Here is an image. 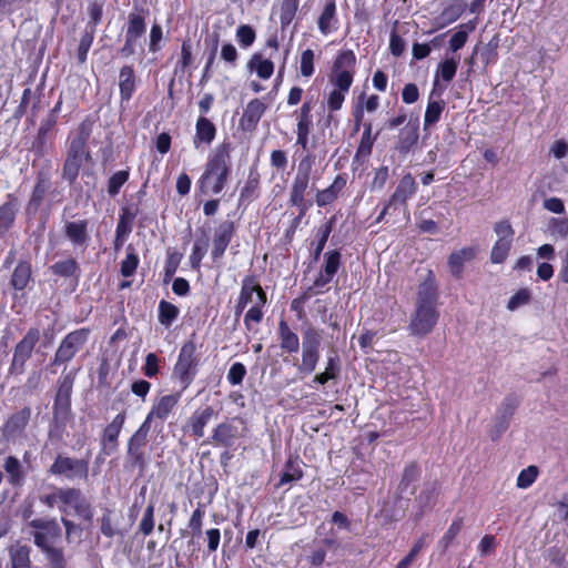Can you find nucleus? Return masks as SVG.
Instances as JSON below:
<instances>
[{"label": "nucleus", "mask_w": 568, "mask_h": 568, "mask_svg": "<svg viewBox=\"0 0 568 568\" xmlns=\"http://www.w3.org/2000/svg\"><path fill=\"white\" fill-rule=\"evenodd\" d=\"M419 276L423 281L417 288L415 311L408 329L412 335L423 337L433 331L439 317L438 287L430 270L423 268Z\"/></svg>", "instance_id": "nucleus-1"}, {"label": "nucleus", "mask_w": 568, "mask_h": 568, "mask_svg": "<svg viewBox=\"0 0 568 568\" xmlns=\"http://www.w3.org/2000/svg\"><path fill=\"white\" fill-rule=\"evenodd\" d=\"M231 152L232 146L229 142L216 145L210 152L203 173L197 181L202 194L212 196L224 190L232 170Z\"/></svg>", "instance_id": "nucleus-2"}, {"label": "nucleus", "mask_w": 568, "mask_h": 568, "mask_svg": "<svg viewBox=\"0 0 568 568\" xmlns=\"http://www.w3.org/2000/svg\"><path fill=\"white\" fill-rule=\"evenodd\" d=\"M92 132L90 121H82L77 131L70 135L65 160L62 168V179L70 184L78 179L81 166L84 162L91 160V153L88 146V140Z\"/></svg>", "instance_id": "nucleus-3"}, {"label": "nucleus", "mask_w": 568, "mask_h": 568, "mask_svg": "<svg viewBox=\"0 0 568 568\" xmlns=\"http://www.w3.org/2000/svg\"><path fill=\"white\" fill-rule=\"evenodd\" d=\"M314 164L315 158L313 155H306L298 163L297 172L292 183L288 201L292 206H295L298 210L296 222H298L312 206V203L306 201L305 194L308 189Z\"/></svg>", "instance_id": "nucleus-4"}, {"label": "nucleus", "mask_w": 568, "mask_h": 568, "mask_svg": "<svg viewBox=\"0 0 568 568\" xmlns=\"http://www.w3.org/2000/svg\"><path fill=\"white\" fill-rule=\"evenodd\" d=\"M356 72V55L352 50L339 51L328 74L329 89L348 94Z\"/></svg>", "instance_id": "nucleus-5"}, {"label": "nucleus", "mask_w": 568, "mask_h": 568, "mask_svg": "<svg viewBox=\"0 0 568 568\" xmlns=\"http://www.w3.org/2000/svg\"><path fill=\"white\" fill-rule=\"evenodd\" d=\"M199 364L200 357L196 354V345L193 341H187L182 345L172 372V378L179 382L182 392L194 381Z\"/></svg>", "instance_id": "nucleus-6"}, {"label": "nucleus", "mask_w": 568, "mask_h": 568, "mask_svg": "<svg viewBox=\"0 0 568 568\" xmlns=\"http://www.w3.org/2000/svg\"><path fill=\"white\" fill-rule=\"evenodd\" d=\"M417 191V184L415 179L410 173L405 174L398 185L395 189V192L379 213V215L376 217V223L383 222L386 219V214L390 211H400L403 212V215L406 214L407 205L406 201L414 196V194Z\"/></svg>", "instance_id": "nucleus-7"}, {"label": "nucleus", "mask_w": 568, "mask_h": 568, "mask_svg": "<svg viewBox=\"0 0 568 568\" xmlns=\"http://www.w3.org/2000/svg\"><path fill=\"white\" fill-rule=\"evenodd\" d=\"M180 398L181 393L166 394L155 398L144 422L151 425L155 432L162 433L164 422L174 414Z\"/></svg>", "instance_id": "nucleus-8"}, {"label": "nucleus", "mask_w": 568, "mask_h": 568, "mask_svg": "<svg viewBox=\"0 0 568 568\" xmlns=\"http://www.w3.org/2000/svg\"><path fill=\"white\" fill-rule=\"evenodd\" d=\"M322 337L314 328H308L303 336L302 342V363L298 365V372L308 375L311 374L320 358V345Z\"/></svg>", "instance_id": "nucleus-9"}, {"label": "nucleus", "mask_w": 568, "mask_h": 568, "mask_svg": "<svg viewBox=\"0 0 568 568\" xmlns=\"http://www.w3.org/2000/svg\"><path fill=\"white\" fill-rule=\"evenodd\" d=\"M341 264V254L338 251H328L324 255V267L313 281V284L308 286L303 295V298L321 294L324 292V287L328 284L333 276L336 274Z\"/></svg>", "instance_id": "nucleus-10"}, {"label": "nucleus", "mask_w": 568, "mask_h": 568, "mask_svg": "<svg viewBox=\"0 0 568 568\" xmlns=\"http://www.w3.org/2000/svg\"><path fill=\"white\" fill-rule=\"evenodd\" d=\"M153 428L146 422L140 425V427L134 432V434L128 440V462L133 467H139L143 469L146 464L144 448L148 444V435Z\"/></svg>", "instance_id": "nucleus-11"}, {"label": "nucleus", "mask_w": 568, "mask_h": 568, "mask_svg": "<svg viewBox=\"0 0 568 568\" xmlns=\"http://www.w3.org/2000/svg\"><path fill=\"white\" fill-rule=\"evenodd\" d=\"M39 329L30 328L23 338L17 344L9 368L10 374L20 375L23 373L24 364L31 357L32 351L36 344L39 342Z\"/></svg>", "instance_id": "nucleus-12"}, {"label": "nucleus", "mask_w": 568, "mask_h": 568, "mask_svg": "<svg viewBox=\"0 0 568 568\" xmlns=\"http://www.w3.org/2000/svg\"><path fill=\"white\" fill-rule=\"evenodd\" d=\"M29 526L34 529V544L42 550L53 547L61 537V528L55 520L32 519Z\"/></svg>", "instance_id": "nucleus-13"}, {"label": "nucleus", "mask_w": 568, "mask_h": 568, "mask_svg": "<svg viewBox=\"0 0 568 568\" xmlns=\"http://www.w3.org/2000/svg\"><path fill=\"white\" fill-rule=\"evenodd\" d=\"M89 465L87 460L59 455L50 467L53 475H62L68 479L87 478Z\"/></svg>", "instance_id": "nucleus-14"}, {"label": "nucleus", "mask_w": 568, "mask_h": 568, "mask_svg": "<svg viewBox=\"0 0 568 568\" xmlns=\"http://www.w3.org/2000/svg\"><path fill=\"white\" fill-rule=\"evenodd\" d=\"M63 503L60 510L65 515H70L71 510L80 518L90 520L92 518V510L89 501L84 498L80 490L74 488H65L62 494Z\"/></svg>", "instance_id": "nucleus-15"}, {"label": "nucleus", "mask_w": 568, "mask_h": 568, "mask_svg": "<svg viewBox=\"0 0 568 568\" xmlns=\"http://www.w3.org/2000/svg\"><path fill=\"white\" fill-rule=\"evenodd\" d=\"M88 337L85 331H75L68 334L55 352L53 364L60 365L71 361L83 346Z\"/></svg>", "instance_id": "nucleus-16"}, {"label": "nucleus", "mask_w": 568, "mask_h": 568, "mask_svg": "<svg viewBox=\"0 0 568 568\" xmlns=\"http://www.w3.org/2000/svg\"><path fill=\"white\" fill-rule=\"evenodd\" d=\"M264 292L254 276H246L242 281V287L240 296L235 305V314L239 316L242 314L247 304L254 305L257 295Z\"/></svg>", "instance_id": "nucleus-17"}, {"label": "nucleus", "mask_w": 568, "mask_h": 568, "mask_svg": "<svg viewBox=\"0 0 568 568\" xmlns=\"http://www.w3.org/2000/svg\"><path fill=\"white\" fill-rule=\"evenodd\" d=\"M138 213L139 207L135 204H129L122 209L116 226L115 248H119L124 244L125 239L132 231L133 223Z\"/></svg>", "instance_id": "nucleus-18"}, {"label": "nucleus", "mask_w": 568, "mask_h": 568, "mask_svg": "<svg viewBox=\"0 0 568 568\" xmlns=\"http://www.w3.org/2000/svg\"><path fill=\"white\" fill-rule=\"evenodd\" d=\"M347 184V178L345 174H338L335 176L333 183L326 189L320 190L315 194V203L320 207H325L335 202L341 192Z\"/></svg>", "instance_id": "nucleus-19"}, {"label": "nucleus", "mask_w": 568, "mask_h": 568, "mask_svg": "<svg viewBox=\"0 0 568 568\" xmlns=\"http://www.w3.org/2000/svg\"><path fill=\"white\" fill-rule=\"evenodd\" d=\"M31 409L29 407H24L11 415L2 427L3 436L8 439L20 436L29 423Z\"/></svg>", "instance_id": "nucleus-20"}, {"label": "nucleus", "mask_w": 568, "mask_h": 568, "mask_svg": "<svg viewBox=\"0 0 568 568\" xmlns=\"http://www.w3.org/2000/svg\"><path fill=\"white\" fill-rule=\"evenodd\" d=\"M239 427L234 420H227L219 424L212 436V443L217 446L231 447L239 438Z\"/></svg>", "instance_id": "nucleus-21"}, {"label": "nucleus", "mask_w": 568, "mask_h": 568, "mask_svg": "<svg viewBox=\"0 0 568 568\" xmlns=\"http://www.w3.org/2000/svg\"><path fill=\"white\" fill-rule=\"evenodd\" d=\"M266 103L262 99H253L245 106L240 123L244 129H254L266 111Z\"/></svg>", "instance_id": "nucleus-22"}, {"label": "nucleus", "mask_w": 568, "mask_h": 568, "mask_svg": "<svg viewBox=\"0 0 568 568\" xmlns=\"http://www.w3.org/2000/svg\"><path fill=\"white\" fill-rule=\"evenodd\" d=\"M215 135L216 128L214 123L204 115L199 116L195 123V134L193 136L194 146L199 148L201 144H211Z\"/></svg>", "instance_id": "nucleus-23"}, {"label": "nucleus", "mask_w": 568, "mask_h": 568, "mask_svg": "<svg viewBox=\"0 0 568 568\" xmlns=\"http://www.w3.org/2000/svg\"><path fill=\"white\" fill-rule=\"evenodd\" d=\"M88 221L77 220L65 223V235L75 246H85L89 241Z\"/></svg>", "instance_id": "nucleus-24"}, {"label": "nucleus", "mask_w": 568, "mask_h": 568, "mask_svg": "<svg viewBox=\"0 0 568 568\" xmlns=\"http://www.w3.org/2000/svg\"><path fill=\"white\" fill-rule=\"evenodd\" d=\"M418 136V124L409 122L399 131L396 149L406 154L417 143Z\"/></svg>", "instance_id": "nucleus-25"}, {"label": "nucleus", "mask_w": 568, "mask_h": 568, "mask_svg": "<svg viewBox=\"0 0 568 568\" xmlns=\"http://www.w3.org/2000/svg\"><path fill=\"white\" fill-rule=\"evenodd\" d=\"M125 413H119L112 422L104 428L102 436V445L105 448L108 445H111V448H115L118 445V438L121 433V429L125 422Z\"/></svg>", "instance_id": "nucleus-26"}, {"label": "nucleus", "mask_w": 568, "mask_h": 568, "mask_svg": "<svg viewBox=\"0 0 568 568\" xmlns=\"http://www.w3.org/2000/svg\"><path fill=\"white\" fill-rule=\"evenodd\" d=\"M460 57L458 54H447L445 59L437 65L435 72V81H437L440 78L446 83H449L457 72Z\"/></svg>", "instance_id": "nucleus-27"}, {"label": "nucleus", "mask_w": 568, "mask_h": 568, "mask_svg": "<svg viewBox=\"0 0 568 568\" xmlns=\"http://www.w3.org/2000/svg\"><path fill=\"white\" fill-rule=\"evenodd\" d=\"M247 70L255 72L262 80H267L274 72V63L270 59L263 58L261 53H254L248 60Z\"/></svg>", "instance_id": "nucleus-28"}, {"label": "nucleus", "mask_w": 568, "mask_h": 568, "mask_svg": "<svg viewBox=\"0 0 568 568\" xmlns=\"http://www.w3.org/2000/svg\"><path fill=\"white\" fill-rule=\"evenodd\" d=\"M214 415V409L211 406H206L202 409H196L190 418V427L192 433L201 438L204 436V428L210 423Z\"/></svg>", "instance_id": "nucleus-29"}, {"label": "nucleus", "mask_w": 568, "mask_h": 568, "mask_svg": "<svg viewBox=\"0 0 568 568\" xmlns=\"http://www.w3.org/2000/svg\"><path fill=\"white\" fill-rule=\"evenodd\" d=\"M336 4L334 0L328 1L317 21L318 30L323 34H328L337 29Z\"/></svg>", "instance_id": "nucleus-30"}, {"label": "nucleus", "mask_w": 568, "mask_h": 568, "mask_svg": "<svg viewBox=\"0 0 568 568\" xmlns=\"http://www.w3.org/2000/svg\"><path fill=\"white\" fill-rule=\"evenodd\" d=\"M119 88L122 101H129L135 91V74L132 67L125 65L120 70Z\"/></svg>", "instance_id": "nucleus-31"}, {"label": "nucleus", "mask_w": 568, "mask_h": 568, "mask_svg": "<svg viewBox=\"0 0 568 568\" xmlns=\"http://www.w3.org/2000/svg\"><path fill=\"white\" fill-rule=\"evenodd\" d=\"M496 243L493 248H510L515 232L507 220L498 221L494 225Z\"/></svg>", "instance_id": "nucleus-32"}, {"label": "nucleus", "mask_w": 568, "mask_h": 568, "mask_svg": "<svg viewBox=\"0 0 568 568\" xmlns=\"http://www.w3.org/2000/svg\"><path fill=\"white\" fill-rule=\"evenodd\" d=\"M280 346L283 351L288 353H296L300 348V339L285 321L278 324Z\"/></svg>", "instance_id": "nucleus-33"}, {"label": "nucleus", "mask_w": 568, "mask_h": 568, "mask_svg": "<svg viewBox=\"0 0 568 568\" xmlns=\"http://www.w3.org/2000/svg\"><path fill=\"white\" fill-rule=\"evenodd\" d=\"M303 477L302 462L298 458H288L277 486L291 485Z\"/></svg>", "instance_id": "nucleus-34"}, {"label": "nucleus", "mask_w": 568, "mask_h": 568, "mask_svg": "<svg viewBox=\"0 0 568 568\" xmlns=\"http://www.w3.org/2000/svg\"><path fill=\"white\" fill-rule=\"evenodd\" d=\"M18 212V203L8 195V201L0 206V234L8 231L14 222Z\"/></svg>", "instance_id": "nucleus-35"}, {"label": "nucleus", "mask_w": 568, "mask_h": 568, "mask_svg": "<svg viewBox=\"0 0 568 568\" xmlns=\"http://www.w3.org/2000/svg\"><path fill=\"white\" fill-rule=\"evenodd\" d=\"M3 468L11 485L20 486L23 484L26 474L18 458L8 456L4 460Z\"/></svg>", "instance_id": "nucleus-36"}, {"label": "nucleus", "mask_w": 568, "mask_h": 568, "mask_svg": "<svg viewBox=\"0 0 568 568\" xmlns=\"http://www.w3.org/2000/svg\"><path fill=\"white\" fill-rule=\"evenodd\" d=\"M363 126L364 130L356 151V156L366 158L372 153V149L378 136V132L373 134V125L371 122H365Z\"/></svg>", "instance_id": "nucleus-37"}, {"label": "nucleus", "mask_w": 568, "mask_h": 568, "mask_svg": "<svg viewBox=\"0 0 568 568\" xmlns=\"http://www.w3.org/2000/svg\"><path fill=\"white\" fill-rule=\"evenodd\" d=\"M420 475V469L416 464H409L405 467L403 476L398 486L402 494H413L415 490L414 484L417 481Z\"/></svg>", "instance_id": "nucleus-38"}, {"label": "nucleus", "mask_w": 568, "mask_h": 568, "mask_svg": "<svg viewBox=\"0 0 568 568\" xmlns=\"http://www.w3.org/2000/svg\"><path fill=\"white\" fill-rule=\"evenodd\" d=\"M444 108L445 102L443 100H432V97L429 98L424 116V130H428L439 121Z\"/></svg>", "instance_id": "nucleus-39"}, {"label": "nucleus", "mask_w": 568, "mask_h": 568, "mask_svg": "<svg viewBox=\"0 0 568 568\" xmlns=\"http://www.w3.org/2000/svg\"><path fill=\"white\" fill-rule=\"evenodd\" d=\"M266 304V294L261 292L254 302V305L247 311L244 317V324L248 331H252V323H260L263 318L262 307Z\"/></svg>", "instance_id": "nucleus-40"}, {"label": "nucleus", "mask_w": 568, "mask_h": 568, "mask_svg": "<svg viewBox=\"0 0 568 568\" xmlns=\"http://www.w3.org/2000/svg\"><path fill=\"white\" fill-rule=\"evenodd\" d=\"M31 280V266L27 262L19 263L13 271L11 284L17 291H22L27 287Z\"/></svg>", "instance_id": "nucleus-41"}, {"label": "nucleus", "mask_w": 568, "mask_h": 568, "mask_svg": "<svg viewBox=\"0 0 568 568\" xmlns=\"http://www.w3.org/2000/svg\"><path fill=\"white\" fill-rule=\"evenodd\" d=\"M12 568H27L30 565V549L24 545H13L10 550Z\"/></svg>", "instance_id": "nucleus-42"}, {"label": "nucleus", "mask_w": 568, "mask_h": 568, "mask_svg": "<svg viewBox=\"0 0 568 568\" xmlns=\"http://www.w3.org/2000/svg\"><path fill=\"white\" fill-rule=\"evenodd\" d=\"M234 233V224L232 221L222 222L214 233L215 248H226Z\"/></svg>", "instance_id": "nucleus-43"}, {"label": "nucleus", "mask_w": 568, "mask_h": 568, "mask_svg": "<svg viewBox=\"0 0 568 568\" xmlns=\"http://www.w3.org/2000/svg\"><path fill=\"white\" fill-rule=\"evenodd\" d=\"M474 28L475 27L470 23L460 24L458 27V30L449 39V50L453 54H456L466 44L468 34L474 30Z\"/></svg>", "instance_id": "nucleus-44"}, {"label": "nucleus", "mask_w": 568, "mask_h": 568, "mask_svg": "<svg viewBox=\"0 0 568 568\" xmlns=\"http://www.w3.org/2000/svg\"><path fill=\"white\" fill-rule=\"evenodd\" d=\"M145 32V19L140 13H130L129 14V24L125 31V37L130 39H139Z\"/></svg>", "instance_id": "nucleus-45"}, {"label": "nucleus", "mask_w": 568, "mask_h": 568, "mask_svg": "<svg viewBox=\"0 0 568 568\" xmlns=\"http://www.w3.org/2000/svg\"><path fill=\"white\" fill-rule=\"evenodd\" d=\"M178 315L179 308L175 305L166 301H161L159 303V322L165 327L171 326L178 318Z\"/></svg>", "instance_id": "nucleus-46"}, {"label": "nucleus", "mask_w": 568, "mask_h": 568, "mask_svg": "<svg viewBox=\"0 0 568 568\" xmlns=\"http://www.w3.org/2000/svg\"><path fill=\"white\" fill-rule=\"evenodd\" d=\"M300 0H282L280 20L282 26H288L298 9Z\"/></svg>", "instance_id": "nucleus-47"}, {"label": "nucleus", "mask_w": 568, "mask_h": 568, "mask_svg": "<svg viewBox=\"0 0 568 568\" xmlns=\"http://www.w3.org/2000/svg\"><path fill=\"white\" fill-rule=\"evenodd\" d=\"M345 93L329 89L324 93V101L329 112H335L342 109L346 99Z\"/></svg>", "instance_id": "nucleus-48"}, {"label": "nucleus", "mask_w": 568, "mask_h": 568, "mask_svg": "<svg viewBox=\"0 0 568 568\" xmlns=\"http://www.w3.org/2000/svg\"><path fill=\"white\" fill-rule=\"evenodd\" d=\"M129 180V171L122 170L113 173L108 181V193L111 196L119 194L121 187Z\"/></svg>", "instance_id": "nucleus-49"}, {"label": "nucleus", "mask_w": 568, "mask_h": 568, "mask_svg": "<svg viewBox=\"0 0 568 568\" xmlns=\"http://www.w3.org/2000/svg\"><path fill=\"white\" fill-rule=\"evenodd\" d=\"M469 251H454L448 260L450 272L455 276H459L463 271L464 262L469 258Z\"/></svg>", "instance_id": "nucleus-50"}, {"label": "nucleus", "mask_w": 568, "mask_h": 568, "mask_svg": "<svg viewBox=\"0 0 568 568\" xmlns=\"http://www.w3.org/2000/svg\"><path fill=\"white\" fill-rule=\"evenodd\" d=\"M531 294L528 288H521L516 292L507 303V310L514 312L519 307L527 305L530 301Z\"/></svg>", "instance_id": "nucleus-51"}, {"label": "nucleus", "mask_w": 568, "mask_h": 568, "mask_svg": "<svg viewBox=\"0 0 568 568\" xmlns=\"http://www.w3.org/2000/svg\"><path fill=\"white\" fill-rule=\"evenodd\" d=\"M314 51L312 49H306L301 54V65L300 71L301 74L305 78H311L314 73Z\"/></svg>", "instance_id": "nucleus-52"}, {"label": "nucleus", "mask_w": 568, "mask_h": 568, "mask_svg": "<svg viewBox=\"0 0 568 568\" xmlns=\"http://www.w3.org/2000/svg\"><path fill=\"white\" fill-rule=\"evenodd\" d=\"M537 475L538 469L536 466H528L523 469L517 477V487L523 489L528 488L535 483Z\"/></svg>", "instance_id": "nucleus-53"}, {"label": "nucleus", "mask_w": 568, "mask_h": 568, "mask_svg": "<svg viewBox=\"0 0 568 568\" xmlns=\"http://www.w3.org/2000/svg\"><path fill=\"white\" fill-rule=\"evenodd\" d=\"M153 528H154V505L149 504L143 513V517L141 519L139 529L144 536H149L153 531Z\"/></svg>", "instance_id": "nucleus-54"}, {"label": "nucleus", "mask_w": 568, "mask_h": 568, "mask_svg": "<svg viewBox=\"0 0 568 568\" xmlns=\"http://www.w3.org/2000/svg\"><path fill=\"white\" fill-rule=\"evenodd\" d=\"M379 102H381V99L378 95L371 94V95L366 97L365 93H362L358 97L356 106L362 108L363 112L373 113L378 109Z\"/></svg>", "instance_id": "nucleus-55"}, {"label": "nucleus", "mask_w": 568, "mask_h": 568, "mask_svg": "<svg viewBox=\"0 0 568 568\" xmlns=\"http://www.w3.org/2000/svg\"><path fill=\"white\" fill-rule=\"evenodd\" d=\"M255 31L247 24H242L236 30V38L243 48L251 47L255 41Z\"/></svg>", "instance_id": "nucleus-56"}, {"label": "nucleus", "mask_w": 568, "mask_h": 568, "mask_svg": "<svg viewBox=\"0 0 568 568\" xmlns=\"http://www.w3.org/2000/svg\"><path fill=\"white\" fill-rule=\"evenodd\" d=\"M192 42L190 40H184L181 45V57L176 64V70L180 69L184 71L192 64Z\"/></svg>", "instance_id": "nucleus-57"}, {"label": "nucleus", "mask_w": 568, "mask_h": 568, "mask_svg": "<svg viewBox=\"0 0 568 568\" xmlns=\"http://www.w3.org/2000/svg\"><path fill=\"white\" fill-rule=\"evenodd\" d=\"M246 375V368L242 363H234L227 372V381L231 385H240Z\"/></svg>", "instance_id": "nucleus-58"}, {"label": "nucleus", "mask_w": 568, "mask_h": 568, "mask_svg": "<svg viewBox=\"0 0 568 568\" xmlns=\"http://www.w3.org/2000/svg\"><path fill=\"white\" fill-rule=\"evenodd\" d=\"M48 560L50 561V565L52 568H64L65 561L63 557V552L60 548L50 547L42 550Z\"/></svg>", "instance_id": "nucleus-59"}, {"label": "nucleus", "mask_w": 568, "mask_h": 568, "mask_svg": "<svg viewBox=\"0 0 568 568\" xmlns=\"http://www.w3.org/2000/svg\"><path fill=\"white\" fill-rule=\"evenodd\" d=\"M417 227L425 233L437 234L438 226L437 223L430 217H426V211H423L419 217L417 219Z\"/></svg>", "instance_id": "nucleus-60"}, {"label": "nucleus", "mask_w": 568, "mask_h": 568, "mask_svg": "<svg viewBox=\"0 0 568 568\" xmlns=\"http://www.w3.org/2000/svg\"><path fill=\"white\" fill-rule=\"evenodd\" d=\"M138 265L139 257L133 253L128 254L125 260L121 263V274L125 277L133 275Z\"/></svg>", "instance_id": "nucleus-61"}, {"label": "nucleus", "mask_w": 568, "mask_h": 568, "mask_svg": "<svg viewBox=\"0 0 568 568\" xmlns=\"http://www.w3.org/2000/svg\"><path fill=\"white\" fill-rule=\"evenodd\" d=\"M312 105L311 102H304L301 106L297 128L311 129L312 126V116H311Z\"/></svg>", "instance_id": "nucleus-62"}, {"label": "nucleus", "mask_w": 568, "mask_h": 568, "mask_svg": "<svg viewBox=\"0 0 568 568\" xmlns=\"http://www.w3.org/2000/svg\"><path fill=\"white\" fill-rule=\"evenodd\" d=\"M143 372L144 375L150 378L154 377L159 373V358L154 353H149L146 355Z\"/></svg>", "instance_id": "nucleus-63"}, {"label": "nucleus", "mask_w": 568, "mask_h": 568, "mask_svg": "<svg viewBox=\"0 0 568 568\" xmlns=\"http://www.w3.org/2000/svg\"><path fill=\"white\" fill-rule=\"evenodd\" d=\"M65 488H57L54 491H52L49 495H44L40 497V500L47 505L48 507L52 508L60 504V506L63 503L62 494H64Z\"/></svg>", "instance_id": "nucleus-64"}]
</instances>
